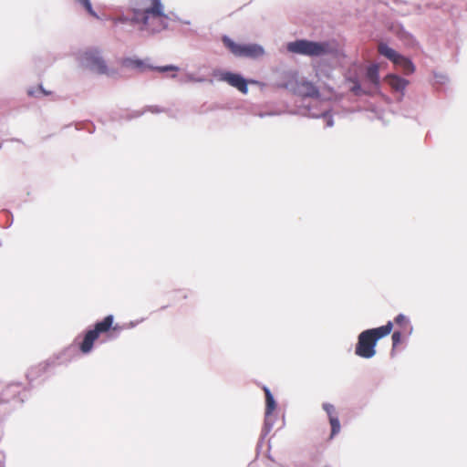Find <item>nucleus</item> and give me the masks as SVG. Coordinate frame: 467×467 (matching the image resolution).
<instances>
[{
	"label": "nucleus",
	"instance_id": "obj_9",
	"mask_svg": "<svg viewBox=\"0 0 467 467\" xmlns=\"http://www.w3.org/2000/svg\"><path fill=\"white\" fill-rule=\"evenodd\" d=\"M369 333L370 331L367 330L360 333L355 350L356 355L364 358H370L376 353V339H374V337L370 336Z\"/></svg>",
	"mask_w": 467,
	"mask_h": 467
},
{
	"label": "nucleus",
	"instance_id": "obj_6",
	"mask_svg": "<svg viewBox=\"0 0 467 467\" xmlns=\"http://www.w3.org/2000/svg\"><path fill=\"white\" fill-rule=\"evenodd\" d=\"M379 52L389 59L395 66L400 67L405 74H411L415 70L413 63L406 57L399 54L385 43L379 45Z\"/></svg>",
	"mask_w": 467,
	"mask_h": 467
},
{
	"label": "nucleus",
	"instance_id": "obj_10",
	"mask_svg": "<svg viewBox=\"0 0 467 467\" xmlns=\"http://www.w3.org/2000/svg\"><path fill=\"white\" fill-rule=\"evenodd\" d=\"M219 78L220 80L227 82L232 87L236 88L244 94H246L248 91L247 81L239 74L222 72Z\"/></svg>",
	"mask_w": 467,
	"mask_h": 467
},
{
	"label": "nucleus",
	"instance_id": "obj_8",
	"mask_svg": "<svg viewBox=\"0 0 467 467\" xmlns=\"http://www.w3.org/2000/svg\"><path fill=\"white\" fill-rule=\"evenodd\" d=\"M81 64L98 74L109 75V70L98 50H88L80 57Z\"/></svg>",
	"mask_w": 467,
	"mask_h": 467
},
{
	"label": "nucleus",
	"instance_id": "obj_18",
	"mask_svg": "<svg viewBox=\"0 0 467 467\" xmlns=\"http://www.w3.org/2000/svg\"><path fill=\"white\" fill-rule=\"evenodd\" d=\"M79 3H81L84 7L86 8V10L93 16L95 17H98V15L96 14V12L93 10L92 8V5H91V3L89 0H78Z\"/></svg>",
	"mask_w": 467,
	"mask_h": 467
},
{
	"label": "nucleus",
	"instance_id": "obj_15",
	"mask_svg": "<svg viewBox=\"0 0 467 467\" xmlns=\"http://www.w3.org/2000/svg\"><path fill=\"white\" fill-rule=\"evenodd\" d=\"M392 327L393 323L391 321H389L386 325L382 327L372 329H367V331H370L369 335L372 336L377 342L379 339L389 335L391 332Z\"/></svg>",
	"mask_w": 467,
	"mask_h": 467
},
{
	"label": "nucleus",
	"instance_id": "obj_19",
	"mask_svg": "<svg viewBox=\"0 0 467 467\" xmlns=\"http://www.w3.org/2000/svg\"><path fill=\"white\" fill-rule=\"evenodd\" d=\"M154 69L158 70L159 72H168V71H178L179 67L172 66V65H168V66H163V67H154Z\"/></svg>",
	"mask_w": 467,
	"mask_h": 467
},
{
	"label": "nucleus",
	"instance_id": "obj_4",
	"mask_svg": "<svg viewBox=\"0 0 467 467\" xmlns=\"http://www.w3.org/2000/svg\"><path fill=\"white\" fill-rule=\"evenodd\" d=\"M288 52L307 57H322L328 54H334L337 51L335 42L330 41H311L306 39H298L289 42L286 45Z\"/></svg>",
	"mask_w": 467,
	"mask_h": 467
},
{
	"label": "nucleus",
	"instance_id": "obj_17",
	"mask_svg": "<svg viewBox=\"0 0 467 467\" xmlns=\"http://www.w3.org/2000/svg\"><path fill=\"white\" fill-rule=\"evenodd\" d=\"M403 335H404V333L400 330L394 331V333L392 334L393 348H396L401 342V338H402Z\"/></svg>",
	"mask_w": 467,
	"mask_h": 467
},
{
	"label": "nucleus",
	"instance_id": "obj_16",
	"mask_svg": "<svg viewBox=\"0 0 467 467\" xmlns=\"http://www.w3.org/2000/svg\"><path fill=\"white\" fill-rule=\"evenodd\" d=\"M122 65L125 67L138 69L140 71H145L147 68H151L144 60L139 58H125L122 61Z\"/></svg>",
	"mask_w": 467,
	"mask_h": 467
},
{
	"label": "nucleus",
	"instance_id": "obj_2",
	"mask_svg": "<svg viewBox=\"0 0 467 467\" xmlns=\"http://www.w3.org/2000/svg\"><path fill=\"white\" fill-rule=\"evenodd\" d=\"M293 92L300 97L310 99V100L299 108V113L310 117L320 118L326 119V126L332 127L334 125L333 118L327 115L330 110L329 103L320 99L318 88L310 81L306 79L296 80L290 83Z\"/></svg>",
	"mask_w": 467,
	"mask_h": 467
},
{
	"label": "nucleus",
	"instance_id": "obj_12",
	"mask_svg": "<svg viewBox=\"0 0 467 467\" xmlns=\"http://www.w3.org/2000/svg\"><path fill=\"white\" fill-rule=\"evenodd\" d=\"M323 409L327 411L331 424V437H334L340 431V423L337 415L334 414L335 408L332 404L324 403Z\"/></svg>",
	"mask_w": 467,
	"mask_h": 467
},
{
	"label": "nucleus",
	"instance_id": "obj_21",
	"mask_svg": "<svg viewBox=\"0 0 467 467\" xmlns=\"http://www.w3.org/2000/svg\"><path fill=\"white\" fill-rule=\"evenodd\" d=\"M180 22L184 25H190V21H183L180 19Z\"/></svg>",
	"mask_w": 467,
	"mask_h": 467
},
{
	"label": "nucleus",
	"instance_id": "obj_14",
	"mask_svg": "<svg viewBox=\"0 0 467 467\" xmlns=\"http://www.w3.org/2000/svg\"><path fill=\"white\" fill-rule=\"evenodd\" d=\"M395 323L398 327H400V330L404 333V336L409 337L411 335L413 327L409 317H407L405 315L399 314L395 318Z\"/></svg>",
	"mask_w": 467,
	"mask_h": 467
},
{
	"label": "nucleus",
	"instance_id": "obj_1",
	"mask_svg": "<svg viewBox=\"0 0 467 467\" xmlns=\"http://www.w3.org/2000/svg\"><path fill=\"white\" fill-rule=\"evenodd\" d=\"M132 23L141 31L160 32L168 26L169 17L164 14L161 0H137L132 7Z\"/></svg>",
	"mask_w": 467,
	"mask_h": 467
},
{
	"label": "nucleus",
	"instance_id": "obj_7",
	"mask_svg": "<svg viewBox=\"0 0 467 467\" xmlns=\"http://www.w3.org/2000/svg\"><path fill=\"white\" fill-rule=\"evenodd\" d=\"M113 323V316L109 315L102 321L98 322L95 325V328L87 332L84 340L80 346V349L83 353H88L94 341L99 337V335L102 332L108 331Z\"/></svg>",
	"mask_w": 467,
	"mask_h": 467
},
{
	"label": "nucleus",
	"instance_id": "obj_5",
	"mask_svg": "<svg viewBox=\"0 0 467 467\" xmlns=\"http://www.w3.org/2000/svg\"><path fill=\"white\" fill-rule=\"evenodd\" d=\"M223 41L225 47L236 57L256 58L265 54L263 47L257 44H237L226 36L223 37Z\"/></svg>",
	"mask_w": 467,
	"mask_h": 467
},
{
	"label": "nucleus",
	"instance_id": "obj_3",
	"mask_svg": "<svg viewBox=\"0 0 467 467\" xmlns=\"http://www.w3.org/2000/svg\"><path fill=\"white\" fill-rule=\"evenodd\" d=\"M347 81L352 83L349 90L355 96L374 95L380 93L379 66L371 64L367 67L364 84L362 85L357 76L348 75Z\"/></svg>",
	"mask_w": 467,
	"mask_h": 467
},
{
	"label": "nucleus",
	"instance_id": "obj_11",
	"mask_svg": "<svg viewBox=\"0 0 467 467\" xmlns=\"http://www.w3.org/2000/svg\"><path fill=\"white\" fill-rule=\"evenodd\" d=\"M386 80L388 84L390 86V88L397 93H399L398 99L400 100L402 97L404 96V91L406 89V87L409 84V81L405 78H402L397 75H388L386 77Z\"/></svg>",
	"mask_w": 467,
	"mask_h": 467
},
{
	"label": "nucleus",
	"instance_id": "obj_20",
	"mask_svg": "<svg viewBox=\"0 0 467 467\" xmlns=\"http://www.w3.org/2000/svg\"><path fill=\"white\" fill-rule=\"evenodd\" d=\"M202 78H195L193 75L192 74H186L183 78H181V82H186V81H197L201 82L202 81Z\"/></svg>",
	"mask_w": 467,
	"mask_h": 467
},
{
	"label": "nucleus",
	"instance_id": "obj_13",
	"mask_svg": "<svg viewBox=\"0 0 467 467\" xmlns=\"http://www.w3.org/2000/svg\"><path fill=\"white\" fill-rule=\"evenodd\" d=\"M265 393V402H266V408H265V424L269 425V428L272 427V423H269V418L273 411L276 408V402L274 399L273 394L271 393L270 389L266 387L264 388Z\"/></svg>",
	"mask_w": 467,
	"mask_h": 467
}]
</instances>
